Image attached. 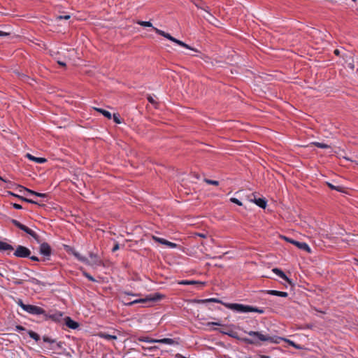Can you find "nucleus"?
<instances>
[{"label": "nucleus", "instance_id": "1", "mask_svg": "<svg viewBox=\"0 0 358 358\" xmlns=\"http://www.w3.org/2000/svg\"><path fill=\"white\" fill-rule=\"evenodd\" d=\"M247 334L252 338H243V341L250 345H259V341L279 343V340L282 339L281 337H272L267 334H263L259 331H250L247 332Z\"/></svg>", "mask_w": 358, "mask_h": 358}, {"label": "nucleus", "instance_id": "2", "mask_svg": "<svg viewBox=\"0 0 358 358\" xmlns=\"http://www.w3.org/2000/svg\"><path fill=\"white\" fill-rule=\"evenodd\" d=\"M224 306L231 310L239 313L254 312L259 314H263L264 313V310L263 308L254 307L249 305H244L241 303H224Z\"/></svg>", "mask_w": 358, "mask_h": 358}, {"label": "nucleus", "instance_id": "3", "mask_svg": "<svg viewBox=\"0 0 358 358\" xmlns=\"http://www.w3.org/2000/svg\"><path fill=\"white\" fill-rule=\"evenodd\" d=\"M16 303L20 307H21L23 309V310H24L29 314L33 315H45V310L39 306L30 304H25L21 299H18Z\"/></svg>", "mask_w": 358, "mask_h": 358}, {"label": "nucleus", "instance_id": "4", "mask_svg": "<svg viewBox=\"0 0 358 358\" xmlns=\"http://www.w3.org/2000/svg\"><path fill=\"white\" fill-rule=\"evenodd\" d=\"M162 298V295H161L160 294L154 293V294H150L146 296L145 298H141L138 299L134 300L131 302H128L126 303V305L128 306H131L135 303H146L148 302H155V301H159Z\"/></svg>", "mask_w": 358, "mask_h": 358}, {"label": "nucleus", "instance_id": "5", "mask_svg": "<svg viewBox=\"0 0 358 358\" xmlns=\"http://www.w3.org/2000/svg\"><path fill=\"white\" fill-rule=\"evenodd\" d=\"M13 255L17 257L26 258L29 257L31 251L29 248L24 246L17 245Z\"/></svg>", "mask_w": 358, "mask_h": 358}, {"label": "nucleus", "instance_id": "6", "mask_svg": "<svg viewBox=\"0 0 358 358\" xmlns=\"http://www.w3.org/2000/svg\"><path fill=\"white\" fill-rule=\"evenodd\" d=\"M11 222L15 226L17 227V228H19L20 229H21L22 231H24L25 233H27V234L30 235L31 237L34 238H36L37 237V234L36 233L33 231L32 229H29V227H27V226L22 224V223H20L19 221L16 220H11Z\"/></svg>", "mask_w": 358, "mask_h": 358}, {"label": "nucleus", "instance_id": "7", "mask_svg": "<svg viewBox=\"0 0 358 358\" xmlns=\"http://www.w3.org/2000/svg\"><path fill=\"white\" fill-rule=\"evenodd\" d=\"M46 320L50 319L55 322H59L63 317V313L60 311H55L52 313H47L45 312V315H43Z\"/></svg>", "mask_w": 358, "mask_h": 358}, {"label": "nucleus", "instance_id": "8", "mask_svg": "<svg viewBox=\"0 0 358 358\" xmlns=\"http://www.w3.org/2000/svg\"><path fill=\"white\" fill-rule=\"evenodd\" d=\"M40 253L44 256H50L51 254V248L47 243H43L40 245Z\"/></svg>", "mask_w": 358, "mask_h": 358}, {"label": "nucleus", "instance_id": "9", "mask_svg": "<svg viewBox=\"0 0 358 358\" xmlns=\"http://www.w3.org/2000/svg\"><path fill=\"white\" fill-rule=\"evenodd\" d=\"M71 253L72 255L80 262L85 264H87V265H90V263L89 262V260L87 259V257H85V256H83L81 255L78 252H77L76 250H73V249H71Z\"/></svg>", "mask_w": 358, "mask_h": 358}, {"label": "nucleus", "instance_id": "10", "mask_svg": "<svg viewBox=\"0 0 358 358\" xmlns=\"http://www.w3.org/2000/svg\"><path fill=\"white\" fill-rule=\"evenodd\" d=\"M64 321H65V324L70 329H76L78 327H79V324L77 322L73 320L71 317H66L64 318Z\"/></svg>", "mask_w": 358, "mask_h": 358}, {"label": "nucleus", "instance_id": "11", "mask_svg": "<svg viewBox=\"0 0 358 358\" xmlns=\"http://www.w3.org/2000/svg\"><path fill=\"white\" fill-rule=\"evenodd\" d=\"M291 243L294 244L299 249L303 250L307 252H310V247L308 246V245L307 243H306L304 242H299L296 241H291Z\"/></svg>", "mask_w": 358, "mask_h": 358}, {"label": "nucleus", "instance_id": "12", "mask_svg": "<svg viewBox=\"0 0 358 358\" xmlns=\"http://www.w3.org/2000/svg\"><path fill=\"white\" fill-rule=\"evenodd\" d=\"M14 248L6 242L0 241V252H11Z\"/></svg>", "mask_w": 358, "mask_h": 358}, {"label": "nucleus", "instance_id": "13", "mask_svg": "<svg viewBox=\"0 0 358 358\" xmlns=\"http://www.w3.org/2000/svg\"><path fill=\"white\" fill-rule=\"evenodd\" d=\"M18 187H20V189H22L24 191H26V192H29L31 195H34V196L42 197V198H45V197L47 196L46 194L38 193V192H35L34 190H31V189H29L28 188L24 187L21 186V185H18Z\"/></svg>", "mask_w": 358, "mask_h": 358}, {"label": "nucleus", "instance_id": "14", "mask_svg": "<svg viewBox=\"0 0 358 358\" xmlns=\"http://www.w3.org/2000/svg\"><path fill=\"white\" fill-rule=\"evenodd\" d=\"M272 271L278 277H280L282 280L287 281L289 283H291V281L289 280V279L287 278V276L284 273V272L282 270H280L278 268H273Z\"/></svg>", "mask_w": 358, "mask_h": 358}, {"label": "nucleus", "instance_id": "15", "mask_svg": "<svg viewBox=\"0 0 358 358\" xmlns=\"http://www.w3.org/2000/svg\"><path fill=\"white\" fill-rule=\"evenodd\" d=\"M153 29L155 31V32L157 34H158L160 36H162L164 37H165L166 38L171 41L173 42V41L175 40V38L173 37L172 36H171L168 33H166L165 31H162V30H160L156 27H153Z\"/></svg>", "mask_w": 358, "mask_h": 358}, {"label": "nucleus", "instance_id": "16", "mask_svg": "<svg viewBox=\"0 0 358 358\" xmlns=\"http://www.w3.org/2000/svg\"><path fill=\"white\" fill-rule=\"evenodd\" d=\"M26 157L29 159L30 160L33 161V162H35L36 163H38V164H43L45 163L47 159L45 158H43V157H34L33 155H31V154L29 153H27L26 155Z\"/></svg>", "mask_w": 358, "mask_h": 358}, {"label": "nucleus", "instance_id": "17", "mask_svg": "<svg viewBox=\"0 0 358 358\" xmlns=\"http://www.w3.org/2000/svg\"><path fill=\"white\" fill-rule=\"evenodd\" d=\"M251 201H253L255 204L259 206L262 208H265L266 206V201L264 199L259 198V199H250Z\"/></svg>", "mask_w": 358, "mask_h": 358}, {"label": "nucleus", "instance_id": "18", "mask_svg": "<svg viewBox=\"0 0 358 358\" xmlns=\"http://www.w3.org/2000/svg\"><path fill=\"white\" fill-rule=\"evenodd\" d=\"M266 293L270 295L278 296L280 297H287L288 296L287 292L277 290H267Z\"/></svg>", "mask_w": 358, "mask_h": 358}, {"label": "nucleus", "instance_id": "19", "mask_svg": "<svg viewBox=\"0 0 358 358\" xmlns=\"http://www.w3.org/2000/svg\"><path fill=\"white\" fill-rule=\"evenodd\" d=\"M156 343H162L172 345L175 343V341L172 338H162V339H156Z\"/></svg>", "mask_w": 358, "mask_h": 358}, {"label": "nucleus", "instance_id": "20", "mask_svg": "<svg viewBox=\"0 0 358 358\" xmlns=\"http://www.w3.org/2000/svg\"><path fill=\"white\" fill-rule=\"evenodd\" d=\"M94 110L99 112L100 113H101L104 117H107L108 119H111L112 118V115L111 113L108 111V110H106L104 109H102V108H93Z\"/></svg>", "mask_w": 358, "mask_h": 358}, {"label": "nucleus", "instance_id": "21", "mask_svg": "<svg viewBox=\"0 0 358 358\" xmlns=\"http://www.w3.org/2000/svg\"><path fill=\"white\" fill-rule=\"evenodd\" d=\"M220 332L222 334L227 335L231 338H237V334L236 332H234V331L220 330Z\"/></svg>", "mask_w": 358, "mask_h": 358}, {"label": "nucleus", "instance_id": "22", "mask_svg": "<svg viewBox=\"0 0 358 358\" xmlns=\"http://www.w3.org/2000/svg\"><path fill=\"white\" fill-rule=\"evenodd\" d=\"M173 42L176 43V44L182 46V47H184V48H187V49H189V50L196 51L194 48H191L189 45L185 43L184 42H182V41H181L180 40H178V39L175 38Z\"/></svg>", "mask_w": 358, "mask_h": 358}, {"label": "nucleus", "instance_id": "23", "mask_svg": "<svg viewBox=\"0 0 358 358\" xmlns=\"http://www.w3.org/2000/svg\"><path fill=\"white\" fill-rule=\"evenodd\" d=\"M12 195H13L15 196H17V198H19L20 199H21V200H22V201H24L25 202H27V203H34V204H38V203L37 201H34L32 199L24 198V197H22V196L16 195L15 194H12Z\"/></svg>", "mask_w": 358, "mask_h": 358}, {"label": "nucleus", "instance_id": "24", "mask_svg": "<svg viewBox=\"0 0 358 358\" xmlns=\"http://www.w3.org/2000/svg\"><path fill=\"white\" fill-rule=\"evenodd\" d=\"M197 8L206 11L210 16H211V14L209 10V7L207 6L204 3H201V4H196Z\"/></svg>", "mask_w": 358, "mask_h": 358}, {"label": "nucleus", "instance_id": "25", "mask_svg": "<svg viewBox=\"0 0 358 358\" xmlns=\"http://www.w3.org/2000/svg\"><path fill=\"white\" fill-rule=\"evenodd\" d=\"M138 341H141V342L149 343H156V339L150 338L148 337H140L138 338Z\"/></svg>", "mask_w": 358, "mask_h": 358}, {"label": "nucleus", "instance_id": "26", "mask_svg": "<svg viewBox=\"0 0 358 358\" xmlns=\"http://www.w3.org/2000/svg\"><path fill=\"white\" fill-rule=\"evenodd\" d=\"M28 334L31 338H33L36 341H38L40 340L39 335L33 331H28Z\"/></svg>", "mask_w": 358, "mask_h": 358}, {"label": "nucleus", "instance_id": "27", "mask_svg": "<svg viewBox=\"0 0 358 358\" xmlns=\"http://www.w3.org/2000/svg\"><path fill=\"white\" fill-rule=\"evenodd\" d=\"M100 336L101 338H103L106 339V340H115V339H117V336H116L110 335V334H105V333L101 334Z\"/></svg>", "mask_w": 358, "mask_h": 358}, {"label": "nucleus", "instance_id": "28", "mask_svg": "<svg viewBox=\"0 0 358 358\" xmlns=\"http://www.w3.org/2000/svg\"><path fill=\"white\" fill-rule=\"evenodd\" d=\"M138 24L143 27H154L150 22L148 21H139Z\"/></svg>", "mask_w": 358, "mask_h": 358}, {"label": "nucleus", "instance_id": "29", "mask_svg": "<svg viewBox=\"0 0 358 358\" xmlns=\"http://www.w3.org/2000/svg\"><path fill=\"white\" fill-rule=\"evenodd\" d=\"M164 245H166L167 247H169L170 248H176L178 247V245L176 243L170 242V241H166V240H165Z\"/></svg>", "mask_w": 358, "mask_h": 358}, {"label": "nucleus", "instance_id": "30", "mask_svg": "<svg viewBox=\"0 0 358 358\" xmlns=\"http://www.w3.org/2000/svg\"><path fill=\"white\" fill-rule=\"evenodd\" d=\"M164 245H166L167 247H169L170 248H176L178 247V245L176 243L170 242V241H166V240H165Z\"/></svg>", "mask_w": 358, "mask_h": 358}, {"label": "nucleus", "instance_id": "31", "mask_svg": "<svg viewBox=\"0 0 358 358\" xmlns=\"http://www.w3.org/2000/svg\"><path fill=\"white\" fill-rule=\"evenodd\" d=\"M180 285H194V284H196L197 283V282L196 281H194V280H181L178 282Z\"/></svg>", "mask_w": 358, "mask_h": 358}, {"label": "nucleus", "instance_id": "32", "mask_svg": "<svg viewBox=\"0 0 358 358\" xmlns=\"http://www.w3.org/2000/svg\"><path fill=\"white\" fill-rule=\"evenodd\" d=\"M282 338V339H280V340H279V341H280L283 340V341H285V342L288 343L290 345H292V346L294 347L295 348H296V349H299V347L297 345H296V344H295V343H294V341H290V340H289V339L283 338Z\"/></svg>", "mask_w": 358, "mask_h": 358}, {"label": "nucleus", "instance_id": "33", "mask_svg": "<svg viewBox=\"0 0 358 358\" xmlns=\"http://www.w3.org/2000/svg\"><path fill=\"white\" fill-rule=\"evenodd\" d=\"M313 144L316 147L320 148H329V146L327 144L322 143L315 142V143H313Z\"/></svg>", "mask_w": 358, "mask_h": 358}, {"label": "nucleus", "instance_id": "34", "mask_svg": "<svg viewBox=\"0 0 358 358\" xmlns=\"http://www.w3.org/2000/svg\"><path fill=\"white\" fill-rule=\"evenodd\" d=\"M202 303H208V302H217L220 303V301L219 299L215 298L206 299L201 301Z\"/></svg>", "mask_w": 358, "mask_h": 358}, {"label": "nucleus", "instance_id": "35", "mask_svg": "<svg viewBox=\"0 0 358 358\" xmlns=\"http://www.w3.org/2000/svg\"><path fill=\"white\" fill-rule=\"evenodd\" d=\"M204 181L208 185H219V182L217 180L205 179Z\"/></svg>", "mask_w": 358, "mask_h": 358}, {"label": "nucleus", "instance_id": "36", "mask_svg": "<svg viewBox=\"0 0 358 358\" xmlns=\"http://www.w3.org/2000/svg\"><path fill=\"white\" fill-rule=\"evenodd\" d=\"M113 119L115 123H117V124L121 123L120 115L118 114H113Z\"/></svg>", "mask_w": 358, "mask_h": 358}, {"label": "nucleus", "instance_id": "37", "mask_svg": "<svg viewBox=\"0 0 358 358\" xmlns=\"http://www.w3.org/2000/svg\"><path fill=\"white\" fill-rule=\"evenodd\" d=\"M152 238L153 240H155L156 242H158L161 244H164V241H165V239L162 238H159V237H157V236H152Z\"/></svg>", "mask_w": 358, "mask_h": 358}, {"label": "nucleus", "instance_id": "38", "mask_svg": "<svg viewBox=\"0 0 358 358\" xmlns=\"http://www.w3.org/2000/svg\"><path fill=\"white\" fill-rule=\"evenodd\" d=\"M43 340L44 342L49 343H54L55 342L54 339H52L48 336H43Z\"/></svg>", "mask_w": 358, "mask_h": 358}, {"label": "nucleus", "instance_id": "39", "mask_svg": "<svg viewBox=\"0 0 358 358\" xmlns=\"http://www.w3.org/2000/svg\"><path fill=\"white\" fill-rule=\"evenodd\" d=\"M230 201L232 202V203H234L238 206H242V203L236 198H231L230 199Z\"/></svg>", "mask_w": 358, "mask_h": 358}, {"label": "nucleus", "instance_id": "40", "mask_svg": "<svg viewBox=\"0 0 358 358\" xmlns=\"http://www.w3.org/2000/svg\"><path fill=\"white\" fill-rule=\"evenodd\" d=\"M0 180H2V181H3V182H6V183H8V186H7V187H11L13 185H14V184H13V183H12L10 181H8V180H6V179H4L3 178H2L1 176H0Z\"/></svg>", "mask_w": 358, "mask_h": 358}, {"label": "nucleus", "instance_id": "41", "mask_svg": "<svg viewBox=\"0 0 358 358\" xmlns=\"http://www.w3.org/2000/svg\"><path fill=\"white\" fill-rule=\"evenodd\" d=\"M15 330L16 331H17V332H20V331H26V329H25L24 327H22V326L17 325V326L15 327Z\"/></svg>", "mask_w": 358, "mask_h": 358}, {"label": "nucleus", "instance_id": "42", "mask_svg": "<svg viewBox=\"0 0 358 358\" xmlns=\"http://www.w3.org/2000/svg\"><path fill=\"white\" fill-rule=\"evenodd\" d=\"M84 275L90 281H92V282H94L95 281V279L91 275H90L89 273H84Z\"/></svg>", "mask_w": 358, "mask_h": 358}, {"label": "nucleus", "instance_id": "43", "mask_svg": "<svg viewBox=\"0 0 358 358\" xmlns=\"http://www.w3.org/2000/svg\"><path fill=\"white\" fill-rule=\"evenodd\" d=\"M212 325H215V326H222V324L220 323V322H208L207 323V326L208 327H210Z\"/></svg>", "mask_w": 358, "mask_h": 358}, {"label": "nucleus", "instance_id": "44", "mask_svg": "<svg viewBox=\"0 0 358 358\" xmlns=\"http://www.w3.org/2000/svg\"><path fill=\"white\" fill-rule=\"evenodd\" d=\"M148 100L152 104H155L156 103V101H155L154 98L151 95H149L148 96Z\"/></svg>", "mask_w": 358, "mask_h": 358}, {"label": "nucleus", "instance_id": "45", "mask_svg": "<svg viewBox=\"0 0 358 358\" xmlns=\"http://www.w3.org/2000/svg\"><path fill=\"white\" fill-rule=\"evenodd\" d=\"M328 186L331 189H336L337 191H340V187H336L330 183H328Z\"/></svg>", "mask_w": 358, "mask_h": 358}, {"label": "nucleus", "instance_id": "46", "mask_svg": "<svg viewBox=\"0 0 358 358\" xmlns=\"http://www.w3.org/2000/svg\"><path fill=\"white\" fill-rule=\"evenodd\" d=\"M119 249H120V245L117 243H116L112 249V252H115Z\"/></svg>", "mask_w": 358, "mask_h": 358}, {"label": "nucleus", "instance_id": "47", "mask_svg": "<svg viewBox=\"0 0 358 358\" xmlns=\"http://www.w3.org/2000/svg\"><path fill=\"white\" fill-rule=\"evenodd\" d=\"M13 206L14 208L17 209V210H20L22 208V206L18 203H13Z\"/></svg>", "mask_w": 358, "mask_h": 358}, {"label": "nucleus", "instance_id": "48", "mask_svg": "<svg viewBox=\"0 0 358 358\" xmlns=\"http://www.w3.org/2000/svg\"><path fill=\"white\" fill-rule=\"evenodd\" d=\"M58 19H65V20H68L70 18V15H60L57 17Z\"/></svg>", "mask_w": 358, "mask_h": 358}, {"label": "nucleus", "instance_id": "49", "mask_svg": "<svg viewBox=\"0 0 358 358\" xmlns=\"http://www.w3.org/2000/svg\"><path fill=\"white\" fill-rule=\"evenodd\" d=\"M9 35V33L5 32L3 31H0V36H7Z\"/></svg>", "mask_w": 358, "mask_h": 358}, {"label": "nucleus", "instance_id": "50", "mask_svg": "<svg viewBox=\"0 0 358 358\" xmlns=\"http://www.w3.org/2000/svg\"><path fill=\"white\" fill-rule=\"evenodd\" d=\"M31 260L38 262L39 259L36 256H30L29 257Z\"/></svg>", "mask_w": 358, "mask_h": 358}, {"label": "nucleus", "instance_id": "51", "mask_svg": "<svg viewBox=\"0 0 358 358\" xmlns=\"http://www.w3.org/2000/svg\"><path fill=\"white\" fill-rule=\"evenodd\" d=\"M30 282H31L32 283H34V284H38V280L34 278H32L29 280Z\"/></svg>", "mask_w": 358, "mask_h": 358}, {"label": "nucleus", "instance_id": "52", "mask_svg": "<svg viewBox=\"0 0 358 358\" xmlns=\"http://www.w3.org/2000/svg\"><path fill=\"white\" fill-rule=\"evenodd\" d=\"M58 64L62 66H65L66 64L63 62L58 61Z\"/></svg>", "mask_w": 358, "mask_h": 358}, {"label": "nucleus", "instance_id": "53", "mask_svg": "<svg viewBox=\"0 0 358 358\" xmlns=\"http://www.w3.org/2000/svg\"><path fill=\"white\" fill-rule=\"evenodd\" d=\"M90 256L92 259H95L96 257V256L92 253H90Z\"/></svg>", "mask_w": 358, "mask_h": 358}, {"label": "nucleus", "instance_id": "54", "mask_svg": "<svg viewBox=\"0 0 358 358\" xmlns=\"http://www.w3.org/2000/svg\"><path fill=\"white\" fill-rule=\"evenodd\" d=\"M259 358H271L269 356L267 355H260Z\"/></svg>", "mask_w": 358, "mask_h": 358}, {"label": "nucleus", "instance_id": "55", "mask_svg": "<svg viewBox=\"0 0 358 358\" xmlns=\"http://www.w3.org/2000/svg\"><path fill=\"white\" fill-rule=\"evenodd\" d=\"M285 239L287 242H289V243H291V241H293L292 239H290V238H287V237H285Z\"/></svg>", "mask_w": 358, "mask_h": 358}, {"label": "nucleus", "instance_id": "56", "mask_svg": "<svg viewBox=\"0 0 358 358\" xmlns=\"http://www.w3.org/2000/svg\"><path fill=\"white\" fill-rule=\"evenodd\" d=\"M126 294L127 295H131V296H137V294H132V293H130V292H125Z\"/></svg>", "mask_w": 358, "mask_h": 358}, {"label": "nucleus", "instance_id": "57", "mask_svg": "<svg viewBox=\"0 0 358 358\" xmlns=\"http://www.w3.org/2000/svg\"><path fill=\"white\" fill-rule=\"evenodd\" d=\"M339 53H340V52H339V50H337V49H336V50H334V54H335V55H339Z\"/></svg>", "mask_w": 358, "mask_h": 358}, {"label": "nucleus", "instance_id": "58", "mask_svg": "<svg viewBox=\"0 0 358 358\" xmlns=\"http://www.w3.org/2000/svg\"><path fill=\"white\" fill-rule=\"evenodd\" d=\"M15 283L17 284V285H21L22 282L20 281V280H17V281H15Z\"/></svg>", "mask_w": 358, "mask_h": 358}, {"label": "nucleus", "instance_id": "59", "mask_svg": "<svg viewBox=\"0 0 358 358\" xmlns=\"http://www.w3.org/2000/svg\"><path fill=\"white\" fill-rule=\"evenodd\" d=\"M57 345V346H58L59 348H61V347H62V343H61V342L58 343Z\"/></svg>", "mask_w": 358, "mask_h": 358}, {"label": "nucleus", "instance_id": "60", "mask_svg": "<svg viewBox=\"0 0 358 358\" xmlns=\"http://www.w3.org/2000/svg\"><path fill=\"white\" fill-rule=\"evenodd\" d=\"M199 236H201V237H203V238L205 237V235L204 234H199Z\"/></svg>", "mask_w": 358, "mask_h": 358}, {"label": "nucleus", "instance_id": "61", "mask_svg": "<svg viewBox=\"0 0 358 358\" xmlns=\"http://www.w3.org/2000/svg\"><path fill=\"white\" fill-rule=\"evenodd\" d=\"M356 262H357V265H358V259H356Z\"/></svg>", "mask_w": 358, "mask_h": 358}, {"label": "nucleus", "instance_id": "62", "mask_svg": "<svg viewBox=\"0 0 358 358\" xmlns=\"http://www.w3.org/2000/svg\"><path fill=\"white\" fill-rule=\"evenodd\" d=\"M0 276H3V275L0 273Z\"/></svg>", "mask_w": 358, "mask_h": 358}, {"label": "nucleus", "instance_id": "63", "mask_svg": "<svg viewBox=\"0 0 358 358\" xmlns=\"http://www.w3.org/2000/svg\"><path fill=\"white\" fill-rule=\"evenodd\" d=\"M353 1H355L356 0H352Z\"/></svg>", "mask_w": 358, "mask_h": 358}, {"label": "nucleus", "instance_id": "64", "mask_svg": "<svg viewBox=\"0 0 358 358\" xmlns=\"http://www.w3.org/2000/svg\"><path fill=\"white\" fill-rule=\"evenodd\" d=\"M357 164H358V163H357Z\"/></svg>", "mask_w": 358, "mask_h": 358}]
</instances>
